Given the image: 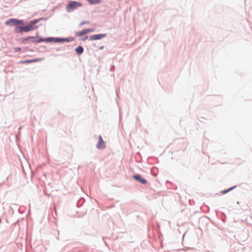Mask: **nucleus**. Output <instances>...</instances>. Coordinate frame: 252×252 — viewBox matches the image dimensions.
Instances as JSON below:
<instances>
[{
	"mask_svg": "<svg viewBox=\"0 0 252 252\" xmlns=\"http://www.w3.org/2000/svg\"><path fill=\"white\" fill-rule=\"evenodd\" d=\"M29 43H36V36H29Z\"/></svg>",
	"mask_w": 252,
	"mask_h": 252,
	"instance_id": "nucleus-14",
	"label": "nucleus"
},
{
	"mask_svg": "<svg viewBox=\"0 0 252 252\" xmlns=\"http://www.w3.org/2000/svg\"><path fill=\"white\" fill-rule=\"evenodd\" d=\"M38 19L39 20V22L42 21V20H44V17H41V18H38Z\"/></svg>",
	"mask_w": 252,
	"mask_h": 252,
	"instance_id": "nucleus-24",
	"label": "nucleus"
},
{
	"mask_svg": "<svg viewBox=\"0 0 252 252\" xmlns=\"http://www.w3.org/2000/svg\"><path fill=\"white\" fill-rule=\"evenodd\" d=\"M21 41L24 44H27L28 43H29V36H28L27 37H23V38H21Z\"/></svg>",
	"mask_w": 252,
	"mask_h": 252,
	"instance_id": "nucleus-12",
	"label": "nucleus"
},
{
	"mask_svg": "<svg viewBox=\"0 0 252 252\" xmlns=\"http://www.w3.org/2000/svg\"><path fill=\"white\" fill-rule=\"evenodd\" d=\"M104 46H101L98 47L99 50H101L104 49Z\"/></svg>",
	"mask_w": 252,
	"mask_h": 252,
	"instance_id": "nucleus-23",
	"label": "nucleus"
},
{
	"mask_svg": "<svg viewBox=\"0 0 252 252\" xmlns=\"http://www.w3.org/2000/svg\"><path fill=\"white\" fill-rule=\"evenodd\" d=\"M49 42L63 43V37H49Z\"/></svg>",
	"mask_w": 252,
	"mask_h": 252,
	"instance_id": "nucleus-6",
	"label": "nucleus"
},
{
	"mask_svg": "<svg viewBox=\"0 0 252 252\" xmlns=\"http://www.w3.org/2000/svg\"><path fill=\"white\" fill-rule=\"evenodd\" d=\"M74 39V37H66V38L63 37V43L65 42H71Z\"/></svg>",
	"mask_w": 252,
	"mask_h": 252,
	"instance_id": "nucleus-13",
	"label": "nucleus"
},
{
	"mask_svg": "<svg viewBox=\"0 0 252 252\" xmlns=\"http://www.w3.org/2000/svg\"><path fill=\"white\" fill-rule=\"evenodd\" d=\"M61 49L60 48H58V49H57V51H61Z\"/></svg>",
	"mask_w": 252,
	"mask_h": 252,
	"instance_id": "nucleus-25",
	"label": "nucleus"
},
{
	"mask_svg": "<svg viewBox=\"0 0 252 252\" xmlns=\"http://www.w3.org/2000/svg\"><path fill=\"white\" fill-rule=\"evenodd\" d=\"M105 147V144L101 135L98 136V141L96 144V148L98 149H103Z\"/></svg>",
	"mask_w": 252,
	"mask_h": 252,
	"instance_id": "nucleus-5",
	"label": "nucleus"
},
{
	"mask_svg": "<svg viewBox=\"0 0 252 252\" xmlns=\"http://www.w3.org/2000/svg\"><path fill=\"white\" fill-rule=\"evenodd\" d=\"M115 66L114 65H112L110 67V71H114V70H115Z\"/></svg>",
	"mask_w": 252,
	"mask_h": 252,
	"instance_id": "nucleus-20",
	"label": "nucleus"
},
{
	"mask_svg": "<svg viewBox=\"0 0 252 252\" xmlns=\"http://www.w3.org/2000/svg\"><path fill=\"white\" fill-rule=\"evenodd\" d=\"M39 20L38 19H34L29 22L27 25H25L24 20L16 18H10L7 20L5 23V25L9 26H15L14 32L17 33L23 34L24 32H27L36 30L38 26L35 25Z\"/></svg>",
	"mask_w": 252,
	"mask_h": 252,
	"instance_id": "nucleus-1",
	"label": "nucleus"
},
{
	"mask_svg": "<svg viewBox=\"0 0 252 252\" xmlns=\"http://www.w3.org/2000/svg\"><path fill=\"white\" fill-rule=\"evenodd\" d=\"M86 33H88L89 32H94L95 31V29L94 28H91V29H86Z\"/></svg>",
	"mask_w": 252,
	"mask_h": 252,
	"instance_id": "nucleus-16",
	"label": "nucleus"
},
{
	"mask_svg": "<svg viewBox=\"0 0 252 252\" xmlns=\"http://www.w3.org/2000/svg\"><path fill=\"white\" fill-rule=\"evenodd\" d=\"M91 4H96L101 2V0H88Z\"/></svg>",
	"mask_w": 252,
	"mask_h": 252,
	"instance_id": "nucleus-11",
	"label": "nucleus"
},
{
	"mask_svg": "<svg viewBox=\"0 0 252 252\" xmlns=\"http://www.w3.org/2000/svg\"><path fill=\"white\" fill-rule=\"evenodd\" d=\"M40 60V59L37 58V59H34L32 60H27L23 61H21V63L26 64V63H35L38 61Z\"/></svg>",
	"mask_w": 252,
	"mask_h": 252,
	"instance_id": "nucleus-9",
	"label": "nucleus"
},
{
	"mask_svg": "<svg viewBox=\"0 0 252 252\" xmlns=\"http://www.w3.org/2000/svg\"><path fill=\"white\" fill-rule=\"evenodd\" d=\"M86 34H87L86 29H83L81 31L76 32V35L79 37L82 36Z\"/></svg>",
	"mask_w": 252,
	"mask_h": 252,
	"instance_id": "nucleus-10",
	"label": "nucleus"
},
{
	"mask_svg": "<svg viewBox=\"0 0 252 252\" xmlns=\"http://www.w3.org/2000/svg\"><path fill=\"white\" fill-rule=\"evenodd\" d=\"M237 187V186H233L231 188H229V189H227V191L228 192L232 190L233 189H235Z\"/></svg>",
	"mask_w": 252,
	"mask_h": 252,
	"instance_id": "nucleus-19",
	"label": "nucleus"
},
{
	"mask_svg": "<svg viewBox=\"0 0 252 252\" xmlns=\"http://www.w3.org/2000/svg\"><path fill=\"white\" fill-rule=\"evenodd\" d=\"M82 201L83 202H84V200L81 199L78 201V202L76 203V206L77 207H80V206H82V203L79 205L80 202Z\"/></svg>",
	"mask_w": 252,
	"mask_h": 252,
	"instance_id": "nucleus-18",
	"label": "nucleus"
},
{
	"mask_svg": "<svg viewBox=\"0 0 252 252\" xmlns=\"http://www.w3.org/2000/svg\"><path fill=\"white\" fill-rule=\"evenodd\" d=\"M90 21H83L81 22V23L79 24V26H82L84 25H85V24H90Z\"/></svg>",
	"mask_w": 252,
	"mask_h": 252,
	"instance_id": "nucleus-15",
	"label": "nucleus"
},
{
	"mask_svg": "<svg viewBox=\"0 0 252 252\" xmlns=\"http://www.w3.org/2000/svg\"><path fill=\"white\" fill-rule=\"evenodd\" d=\"M88 39H89V37H88V35H86V36H85L83 37H82L81 40H83V41H85V40H87Z\"/></svg>",
	"mask_w": 252,
	"mask_h": 252,
	"instance_id": "nucleus-21",
	"label": "nucleus"
},
{
	"mask_svg": "<svg viewBox=\"0 0 252 252\" xmlns=\"http://www.w3.org/2000/svg\"><path fill=\"white\" fill-rule=\"evenodd\" d=\"M83 5L82 3L76 1H70L66 6V11L68 12H71L76 10L78 7Z\"/></svg>",
	"mask_w": 252,
	"mask_h": 252,
	"instance_id": "nucleus-2",
	"label": "nucleus"
},
{
	"mask_svg": "<svg viewBox=\"0 0 252 252\" xmlns=\"http://www.w3.org/2000/svg\"><path fill=\"white\" fill-rule=\"evenodd\" d=\"M220 192L222 194H226V193H228V191H227V189H224V190L220 191Z\"/></svg>",
	"mask_w": 252,
	"mask_h": 252,
	"instance_id": "nucleus-22",
	"label": "nucleus"
},
{
	"mask_svg": "<svg viewBox=\"0 0 252 252\" xmlns=\"http://www.w3.org/2000/svg\"><path fill=\"white\" fill-rule=\"evenodd\" d=\"M75 51L78 55H80L83 53L84 48L82 46L79 45L75 49Z\"/></svg>",
	"mask_w": 252,
	"mask_h": 252,
	"instance_id": "nucleus-8",
	"label": "nucleus"
},
{
	"mask_svg": "<svg viewBox=\"0 0 252 252\" xmlns=\"http://www.w3.org/2000/svg\"><path fill=\"white\" fill-rule=\"evenodd\" d=\"M36 41L37 43H41V42H49V37L43 38L41 36H36Z\"/></svg>",
	"mask_w": 252,
	"mask_h": 252,
	"instance_id": "nucleus-7",
	"label": "nucleus"
},
{
	"mask_svg": "<svg viewBox=\"0 0 252 252\" xmlns=\"http://www.w3.org/2000/svg\"><path fill=\"white\" fill-rule=\"evenodd\" d=\"M107 36L106 33H99L92 35L89 37L90 40H97L101 39Z\"/></svg>",
	"mask_w": 252,
	"mask_h": 252,
	"instance_id": "nucleus-3",
	"label": "nucleus"
},
{
	"mask_svg": "<svg viewBox=\"0 0 252 252\" xmlns=\"http://www.w3.org/2000/svg\"><path fill=\"white\" fill-rule=\"evenodd\" d=\"M20 51H21V48L20 47H16L14 48V51L15 53H17Z\"/></svg>",
	"mask_w": 252,
	"mask_h": 252,
	"instance_id": "nucleus-17",
	"label": "nucleus"
},
{
	"mask_svg": "<svg viewBox=\"0 0 252 252\" xmlns=\"http://www.w3.org/2000/svg\"><path fill=\"white\" fill-rule=\"evenodd\" d=\"M132 178L135 180L140 182L142 184H146L147 183V180L145 178H142L140 174H135L132 176Z\"/></svg>",
	"mask_w": 252,
	"mask_h": 252,
	"instance_id": "nucleus-4",
	"label": "nucleus"
}]
</instances>
